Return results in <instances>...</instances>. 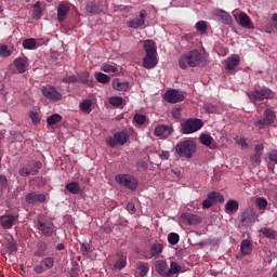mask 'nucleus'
<instances>
[{
    "instance_id": "4468645a",
    "label": "nucleus",
    "mask_w": 277,
    "mask_h": 277,
    "mask_svg": "<svg viewBox=\"0 0 277 277\" xmlns=\"http://www.w3.org/2000/svg\"><path fill=\"white\" fill-rule=\"evenodd\" d=\"M164 101L167 103H172V104L181 103L185 101V95L183 94V92L172 89L164 93Z\"/></svg>"
},
{
    "instance_id": "20e7f679",
    "label": "nucleus",
    "mask_w": 277,
    "mask_h": 277,
    "mask_svg": "<svg viewBox=\"0 0 277 277\" xmlns=\"http://www.w3.org/2000/svg\"><path fill=\"white\" fill-rule=\"evenodd\" d=\"M175 151L180 157L192 159V157H194V153H196V143L192 140L179 142L175 146Z\"/></svg>"
},
{
    "instance_id": "72a5a7b5",
    "label": "nucleus",
    "mask_w": 277,
    "mask_h": 277,
    "mask_svg": "<svg viewBox=\"0 0 277 277\" xmlns=\"http://www.w3.org/2000/svg\"><path fill=\"white\" fill-rule=\"evenodd\" d=\"M181 273V265L175 261H171L170 268L167 271V277H172Z\"/></svg>"
},
{
    "instance_id": "58836bf2",
    "label": "nucleus",
    "mask_w": 277,
    "mask_h": 277,
    "mask_svg": "<svg viewBox=\"0 0 277 277\" xmlns=\"http://www.w3.org/2000/svg\"><path fill=\"white\" fill-rule=\"evenodd\" d=\"M19 176H29V174H32V176H36L38 174V170L28 169L27 167H22L18 170Z\"/></svg>"
},
{
    "instance_id": "473e14b6",
    "label": "nucleus",
    "mask_w": 277,
    "mask_h": 277,
    "mask_svg": "<svg viewBox=\"0 0 277 277\" xmlns=\"http://www.w3.org/2000/svg\"><path fill=\"white\" fill-rule=\"evenodd\" d=\"M239 62H240L239 55L237 54H234L232 57H228L227 65H226L227 70H235Z\"/></svg>"
},
{
    "instance_id": "412c9836",
    "label": "nucleus",
    "mask_w": 277,
    "mask_h": 277,
    "mask_svg": "<svg viewBox=\"0 0 277 277\" xmlns=\"http://www.w3.org/2000/svg\"><path fill=\"white\" fill-rule=\"evenodd\" d=\"M15 221L16 217L12 214L2 215L0 216V226H2V228H4L5 230H9L10 228H12V226H14Z\"/></svg>"
},
{
    "instance_id": "ddd939ff",
    "label": "nucleus",
    "mask_w": 277,
    "mask_h": 277,
    "mask_svg": "<svg viewBox=\"0 0 277 277\" xmlns=\"http://www.w3.org/2000/svg\"><path fill=\"white\" fill-rule=\"evenodd\" d=\"M215 202H224V196L217 192H211L202 202L203 209H211Z\"/></svg>"
},
{
    "instance_id": "2eb2a0df",
    "label": "nucleus",
    "mask_w": 277,
    "mask_h": 277,
    "mask_svg": "<svg viewBox=\"0 0 277 277\" xmlns=\"http://www.w3.org/2000/svg\"><path fill=\"white\" fill-rule=\"evenodd\" d=\"M234 18L240 27H243V29H254V24L252 23V19H250V16L248 14L241 12L240 14H235Z\"/></svg>"
},
{
    "instance_id": "7c9ffc66",
    "label": "nucleus",
    "mask_w": 277,
    "mask_h": 277,
    "mask_svg": "<svg viewBox=\"0 0 277 277\" xmlns=\"http://www.w3.org/2000/svg\"><path fill=\"white\" fill-rule=\"evenodd\" d=\"M240 250L245 256L252 254V242H250L248 239H243L240 245Z\"/></svg>"
},
{
    "instance_id": "f257e3e1",
    "label": "nucleus",
    "mask_w": 277,
    "mask_h": 277,
    "mask_svg": "<svg viewBox=\"0 0 277 277\" xmlns=\"http://www.w3.org/2000/svg\"><path fill=\"white\" fill-rule=\"evenodd\" d=\"M205 64V56L198 52V50L189 51L180 57L179 66L182 70H186L188 66L190 68H196L197 66H202Z\"/></svg>"
},
{
    "instance_id": "4c0bfd02",
    "label": "nucleus",
    "mask_w": 277,
    "mask_h": 277,
    "mask_svg": "<svg viewBox=\"0 0 277 277\" xmlns=\"http://www.w3.org/2000/svg\"><path fill=\"white\" fill-rule=\"evenodd\" d=\"M79 108L84 114H90V111H92V101L91 100H84L83 102L80 103Z\"/></svg>"
},
{
    "instance_id": "9d476101",
    "label": "nucleus",
    "mask_w": 277,
    "mask_h": 277,
    "mask_svg": "<svg viewBox=\"0 0 277 277\" xmlns=\"http://www.w3.org/2000/svg\"><path fill=\"white\" fill-rule=\"evenodd\" d=\"M127 140H129L127 132H122V131L116 132L114 134V137L110 136L106 140V144L110 148H116V146H118V144H120V146H124V144H127Z\"/></svg>"
},
{
    "instance_id": "a211bd4d",
    "label": "nucleus",
    "mask_w": 277,
    "mask_h": 277,
    "mask_svg": "<svg viewBox=\"0 0 277 277\" xmlns=\"http://www.w3.org/2000/svg\"><path fill=\"white\" fill-rule=\"evenodd\" d=\"M174 129L171 126L158 124L155 128L154 134L156 137H168V135H172Z\"/></svg>"
},
{
    "instance_id": "aec40b11",
    "label": "nucleus",
    "mask_w": 277,
    "mask_h": 277,
    "mask_svg": "<svg viewBox=\"0 0 277 277\" xmlns=\"http://www.w3.org/2000/svg\"><path fill=\"white\" fill-rule=\"evenodd\" d=\"M14 66L19 75H23V72H27V68H29V60L25 56L15 58Z\"/></svg>"
},
{
    "instance_id": "7ed1b4c3",
    "label": "nucleus",
    "mask_w": 277,
    "mask_h": 277,
    "mask_svg": "<svg viewBox=\"0 0 277 277\" xmlns=\"http://www.w3.org/2000/svg\"><path fill=\"white\" fill-rule=\"evenodd\" d=\"M247 96L255 107H261L263 105V101H269L274 98V91L267 87H263L262 89H255L251 92L247 93Z\"/></svg>"
},
{
    "instance_id": "864d4df0",
    "label": "nucleus",
    "mask_w": 277,
    "mask_h": 277,
    "mask_svg": "<svg viewBox=\"0 0 277 277\" xmlns=\"http://www.w3.org/2000/svg\"><path fill=\"white\" fill-rule=\"evenodd\" d=\"M6 248L9 252H16L18 250V247L16 245V241H14V238H12V240L8 242Z\"/></svg>"
},
{
    "instance_id": "3c124183",
    "label": "nucleus",
    "mask_w": 277,
    "mask_h": 277,
    "mask_svg": "<svg viewBox=\"0 0 277 277\" xmlns=\"http://www.w3.org/2000/svg\"><path fill=\"white\" fill-rule=\"evenodd\" d=\"M10 55H12V52L9 51L8 45L5 44L0 45V56L10 57Z\"/></svg>"
},
{
    "instance_id": "f704fd0d",
    "label": "nucleus",
    "mask_w": 277,
    "mask_h": 277,
    "mask_svg": "<svg viewBox=\"0 0 277 277\" xmlns=\"http://www.w3.org/2000/svg\"><path fill=\"white\" fill-rule=\"evenodd\" d=\"M199 141L203 146H210L211 150H214L215 145L214 144L211 145V143L213 142V137H211V135L201 134L199 137Z\"/></svg>"
},
{
    "instance_id": "b1692460",
    "label": "nucleus",
    "mask_w": 277,
    "mask_h": 277,
    "mask_svg": "<svg viewBox=\"0 0 277 277\" xmlns=\"http://www.w3.org/2000/svg\"><path fill=\"white\" fill-rule=\"evenodd\" d=\"M149 269H150V267L148 266V263L137 262L135 274H136L137 277H146Z\"/></svg>"
},
{
    "instance_id": "8fccbe9b",
    "label": "nucleus",
    "mask_w": 277,
    "mask_h": 277,
    "mask_svg": "<svg viewBox=\"0 0 277 277\" xmlns=\"http://www.w3.org/2000/svg\"><path fill=\"white\" fill-rule=\"evenodd\" d=\"M196 29H197V31H200V34H207V22L199 21L196 24Z\"/></svg>"
},
{
    "instance_id": "e433bc0d",
    "label": "nucleus",
    "mask_w": 277,
    "mask_h": 277,
    "mask_svg": "<svg viewBox=\"0 0 277 277\" xmlns=\"http://www.w3.org/2000/svg\"><path fill=\"white\" fill-rule=\"evenodd\" d=\"M78 83H83L84 85H88L89 88H92V85H94L92 80H90V72H83L81 76H79Z\"/></svg>"
},
{
    "instance_id": "39448f33",
    "label": "nucleus",
    "mask_w": 277,
    "mask_h": 277,
    "mask_svg": "<svg viewBox=\"0 0 277 277\" xmlns=\"http://www.w3.org/2000/svg\"><path fill=\"white\" fill-rule=\"evenodd\" d=\"M41 94L47 98L48 101H52V103H57L58 101H62L64 95L60 90H57L56 87H53L51 84H45L41 87Z\"/></svg>"
},
{
    "instance_id": "a19ab883",
    "label": "nucleus",
    "mask_w": 277,
    "mask_h": 277,
    "mask_svg": "<svg viewBox=\"0 0 277 277\" xmlns=\"http://www.w3.org/2000/svg\"><path fill=\"white\" fill-rule=\"evenodd\" d=\"M47 122L50 127L53 124H57V122H62V117L60 114H54L47 118Z\"/></svg>"
},
{
    "instance_id": "69168bd1",
    "label": "nucleus",
    "mask_w": 277,
    "mask_h": 277,
    "mask_svg": "<svg viewBox=\"0 0 277 277\" xmlns=\"http://www.w3.org/2000/svg\"><path fill=\"white\" fill-rule=\"evenodd\" d=\"M127 210H128V211H131L132 213H135V203L129 202V203L127 205Z\"/></svg>"
},
{
    "instance_id": "13d9d810",
    "label": "nucleus",
    "mask_w": 277,
    "mask_h": 277,
    "mask_svg": "<svg viewBox=\"0 0 277 277\" xmlns=\"http://www.w3.org/2000/svg\"><path fill=\"white\" fill-rule=\"evenodd\" d=\"M34 272L36 274H44L47 272V269L44 268V266H42L41 264H37L35 267H34Z\"/></svg>"
},
{
    "instance_id": "6e6552de",
    "label": "nucleus",
    "mask_w": 277,
    "mask_h": 277,
    "mask_svg": "<svg viewBox=\"0 0 277 277\" xmlns=\"http://www.w3.org/2000/svg\"><path fill=\"white\" fill-rule=\"evenodd\" d=\"M274 122H276V113L272 110V108H266L264 110V117L254 121V126L260 129H265L269 127V124H274Z\"/></svg>"
},
{
    "instance_id": "a878e982",
    "label": "nucleus",
    "mask_w": 277,
    "mask_h": 277,
    "mask_svg": "<svg viewBox=\"0 0 277 277\" xmlns=\"http://www.w3.org/2000/svg\"><path fill=\"white\" fill-rule=\"evenodd\" d=\"M37 47H40V39L29 38L23 41V48L27 51H34Z\"/></svg>"
},
{
    "instance_id": "9b49d317",
    "label": "nucleus",
    "mask_w": 277,
    "mask_h": 277,
    "mask_svg": "<svg viewBox=\"0 0 277 277\" xmlns=\"http://www.w3.org/2000/svg\"><path fill=\"white\" fill-rule=\"evenodd\" d=\"M163 252V243L155 242L150 246L149 251L144 252V259H159Z\"/></svg>"
},
{
    "instance_id": "4be33fe9",
    "label": "nucleus",
    "mask_w": 277,
    "mask_h": 277,
    "mask_svg": "<svg viewBox=\"0 0 277 277\" xmlns=\"http://www.w3.org/2000/svg\"><path fill=\"white\" fill-rule=\"evenodd\" d=\"M155 271L159 276L168 277V262L163 260H157L155 262Z\"/></svg>"
},
{
    "instance_id": "09e8293b",
    "label": "nucleus",
    "mask_w": 277,
    "mask_h": 277,
    "mask_svg": "<svg viewBox=\"0 0 277 277\" xmlns=\"http://www.w3.org/2000/svg\"><path fill=\"white\" fill-rule=\"evenodd\" d=\"M101 70H103V72H117L118 71V67L109 65V64H104L101 67Z\"/></svg>"
},
{
    "instance_id": "0eeeda50",
    "label": "nucleus",
    "mask_w": 277,
    "mask_h": 277,
    "mask_svg": "<svg viewBox=\"0 0 277 277\" xmlns=\"http://www.w3.org/2000/svg\"><path fill=\"white\" fill-rule=\"evenodd\" d=\"M116 183L121 185V187H126V189H131V192H135L137 189V179L133 177L129 174H118L115 177Z\"/></svg>"
},
{
    "instance_id": "393cba45",
    "label": "nucleus",
    "mask_w": 277,
    "mask_h": 277,
    "mask_svg": "<svg viewBox=\"0 0 277 277\" xmlns=\"http://www.w3.org/2000/svg\"><path fill=\"white\" fill-rule=\"evenodd\" d=\"M103 3L101 2H90L89 4H87V12H89V14H101V12H103Z\"/></svg>"
},
{
    "instance_id": "0e129e2a",
    "label": "nucleus",
    "mask_w": 277,
    "mask_h": 277,
    "mask_svg": "<svg viewBox=\"0 0 277 277\" xmlns=\"http://www.w3.org/2000/svg\"><path fill=\"white\" fill-rule=\"evenodd\" d=\"M34 18H40V16H42V9H36L32 13Z\"/></svg>"
},
{
    "instance_id": "f8f14e48",
    "label": "nucleus",
    "mask_w": 277,
    "mask_h": 277,
    "mask_svg": "<svg viewBox=\"0 0 277 277\" xmlns=\"http://www.w3.org/2000/svg\"><path fill=\"white\" fill-rule=\"evenodd\" d=\"M146 16H148L146 10H141L136 18L127 23L128 27H130V29H142V27H144L146 24Z\"/></svg>"
},
{
    "instance_id": "dca6fc26",
    "label": "nucleus",
    "mask_w": 277,
    "mask_h": 277,
    "mask_svg": "<svg viewBox=\"0 0 277 277\" xmlns=\"http://www.w3.org/2000/svg\"><path fill=\"white\" fill-rule=\"evenodd\" d=\"M256 217H259L256 212H254L252 209H249L241 213L240 222L245 226H250V224H254V222H256Z\"/></svg>"
},
{
    "instance_id": "c03bdc74",
    "label": "nucleus",
    "mask_w": 277,
    "mask_h": 277,
    "mask_svg": "<svg viewBox=\"0 0 277 277\" xmlns=\"http://www.w3.org/2000/svg\"><path fill=\"white\" fill-rule=\"evenodd\" d=\"M180 240V236L176 233H170L168 235V241L171 246H176V243H179Z\"/></svg>"
},
{
    "instance_id": "de8ad7c7",
    "label": "nucleus",
    "mask_w": 277,
    "mask_h": 277,
    "mask_svg": "<svg viewBox=\"0 0 277 277\" xmlns=\"http://www.w3.org/2000/svg\"><path fill=\"white\" fill-rule=\"evenodd\" d=\"M203 109L207 111V114H216L217 113V107L211 103L205 104Z\"/></svg>"
},
{
    "instance_id": "37998d69",
    "label": "nucleus",
    "mask_w": 277,
    "mask_h": 277,
    "mask_svg": "<svg viewBox=\"0 0 277 277\" xmlns=\"http://www.w3.org/2000/svg\"><path fill=\"white\" fill-rule=\"evenodd\" d=\"M41 265H44L45 269H51L55 265V260L53 258H45L41 261Z\"/></svg>"
},
{
    "instance_id": "c9c22d12",
    "label": "nucleus",
    "mask_w": 277,
    "mask_h": 277,
    "mask_svg": "<svg viewBox=\"0 0 277 277\" xmlns=\"http://www.w3.org/2000/svg\"><path fill=\"white\" fill-rule=\"evenodd\" d=\"M65 189H67V192H69V194L77 195V194H79V192H81V186H79V183H77V182H70V183L66 184Z\"/></svg>"
},
{
    "instance_id": "cd10ccee",
    "label": "nucleus",
    "mask_w": 277,
    "mask_h": 277,
    "mask_svg": "<svg viewBox=\"0 0 277 277\" xmlns=\"http://www.w3.org/2000/svg\"><path fill=\"white\" fill-rule=\"evenodd\" d=\"M118 260L116 261L114 268L115 269H124L127 267V256L122 252L117 253Z\"/></svg>"
},
{
    "instance_id": "4d7b16f0",
    "label": "nucleus",
    "mask_w": 277,
    "mask_h": 277,
    "mask_svg": "<svg viewBox=\"0 0 277 277\" xmlns=\"http://www.w3.org/2000/svg\"><path fill=\"white\" fill-rule=\"evenodd\" d=\"M267 157H268L269 161H272L273 163H277V150L276 149L269 151L267 154Z\"/></svg>"
},
{
    "instance_id": "338daca9",
    "label": "nucleus",
    "mask_w": 277,
    "mask_h": 277,
    "mask_svg": "<svg viewBox=\"0 0 277 277\" xmlns=\"http://www.w3.org/2000/svg\"><path fill=\"white\" fill-rule=\"evenodd\" d=\"M81 248L83 252H90V250H92V246H90V243H82Z\"/></svg>"
},
{
    "instance_id": "774afa93",
    "label": "nucleus",
    "mask_w": 277,
    "mask_h": 277,
    "mask_svg": "<svg viewBox=\"0 0 277 277\" xmlns=\"http://www.w3.org/2000/svg\"><path fill=\"white\" fill-rule=\"evenodd\" d=\"M160 159H170V151H161Z\"/></svg>"
},
{
    "instance_id": "bb28decb",
    "label": "nucleus",
    "mask_w": 277,
    "mask_h": 277,
    "mask_svg": "<svg viewBox=\"0 0 277 277\" xmlns=\"http://www.w3.org/2000/svg\"><path fill=\"white\" fill-rule=\"evenodd\" d=\"M36 251L34 252L35 256L44 258L47 256V250H49V245L44 241H40L36 246Z\"/></svg>"
},
{
    "instance_id": "a18cd8bd",
    "label": "nucleus",
    "mask_w": 277,
    "mask_h": 277,
    "mask_svg": "<svg viewBox=\"0 0 277 277\" xmlns=\"http://www.w3.org/2000/svg\"><path fill=\"white\" fill-rule=\"evenodd\" d=\"M255 205L260 210L267 209V199L264 197H259L255 200Z\"/></svg>"
},
{
    "instance_id": "1a4fd4ad",
    "label": "nucleus",
    "mask_w": 277,
    "mask_h": 277,
    "mask_svg": "<svg viewBox=\"0 0 277 277\" xmlns=\"http://www.w3.org/2000/svg\"><path fill=\"white\" fill-rule=\"evenodd\" d=\"M36 227L38 230H41L42 235L45 237H51L53 235V230L55 228V225H53V222L39 217L36 222Z\"/></svg>"
},
{
    "instance_id": "ea45409f",
    "label": "nucleus",
    "mask_w": 277,
    "mask_h": 277,
    "mask_svg": "<svg viewBox=\"0 0 277 277\" xmlns=\"http://www.w3.org/2000/svg\"><path fill=\"white\" fill-rule=\"evenodd\" d=\"M262 235H264V237H267V239H276L277 237V233L276 230L272 229V228H262L261 229Z\"/></svg>"
},
{
    "instance_id": "79ce46f5",
    "label": "nucleus",
    "mask_w": 277,
    "mask_h": 277,
    "mask_svg": "<svg viewBox=\"0 0 277 277\" xmlns=\"http://www.w3.org/2000/svg\"><path fill=\"white\" fill-rule=\"evenodd\" d=\"M95 79L98 83H109L111 81V78L103 72H97Z\"/></svg>"
},
{
    "instance_id": "c85d7f7f",
    "label": "nucleus",
    "mask_w": 277,
    "mask_h": 277,
    "mask_svg": "<svg viewBox=\"0 0 277 277\" xmlns=\"http://www.w3.org/2000/svg\"><path fill=\"white\" fill-rule=\"evenodd\" d=\"M114 90H118V92H127L129 90V82L128 81H120V79H115L113 81Z\"/></svg>"
},
{
    "instance_id": "6ab92c4d",
    "label": "nucleus",
    "mask_w": 277,
    "mask_h": 277,
    "mask_svg": "<svg viewBox=\"0 0 277 277\" xmlns=\"http://www.w3.org/2000/svg\"><path fill=\"white\" fill-rule=\"evenodd\" d=\"M27 205H36L37 202H45L47 196L44 194H38L31 192L25 196Z\"/></svg>"
},
{
    "instance_id": "6e6d98bb",
    "label": "nucleus",
    "mask_w": 277,
    "mask_h": 277,
    "mask_svg": "<svg viewBox=\"0 0 277 277\" xmlns=\"http://www.w3.org/2000/svg\"><path fill=\"white\" fill-rule=\"evenodd\" d=\"M29 118L32 120L34 124H38L40 122V115H38L36 111H30Z\"/></svg>"
},
{
    "instance_id": "e2e57ef3",
    "label": "nucleus",
    "mask_w": 277,
    "mask_h": 277,
    "mask_svg": "<svg viewBox=\"0 0 277 277\" xmlns=\"http://www.w3.org/2000/svg\"><path fill=\"white\" fill-rule=\"evenodd\" d=\"M0 185L2 187H6L8 186V179L5 177V175L0 174Z\"/></svg>"
},
{
    "instance_id": "49530a36",
    "label": "nucleus",
    "mask_w": 277,
    "mask_h": 277,
    "mask_svg": "<svg viewBox=\"0 0 277 277\" xmlns=\"http://www.w3.org/2000/svg\"><path fill=\"white\" fill-rule=\"evenodd\" d=\"M122 97L121 96H113L109 100L110 105H113L114 107H120V105H122Z\"/></svg>"
},
{
    "instance_id": "f03ea898",
    "label": "nucleus",
    "mask_w": 277,
    "mask_h": 277,
    "mask_svg": "<svg viewBox=\"0 0 277 277\" xmlns=\"http://www.w3.org/2000/svg\"><path fill=\"white\" fill-rule=\"evenodd\" d=\"M143 49L146 53L145 57L143 58V66L150 70V68H155L157 66V44L153 40H145L143 41Z\"/></svg>"
},
{
    "instance_id": "bf43d9fd",
    "label": "nucleus",
    "mask_w": 277,
    "mask_h": 277,
    "mask_svg": "<svg viewBox=\"0 0 277 277\" xmlns=\"http://www.w3.org/2000/svg\"><path fill=\"white\" fill-rule=\"evenodd\" d=\"M261 155L262 154H254V155H252L251 156V161L259 166V163H261Z\"/></svg>"
},
{
    "instance_id": "c756f323",
    "label": "nucleus",
    "mask_w": 277,
    "mask_h": 277,
    "mask_svg": "<svg viewBox=\"0 0 277 277\" xmlns=\"http://www.w3.org/2000/svg\"><path fill=\"white\" fill-rule=\"evenodd\" d=\"M216 16H219V18H221V21L224 25H233V17L230 16V14H228V12L219 10L216 12Z\"/></svg>"
},
{
    "instance_id": "603ef678",
    "label": "nucleus",
    "mask_w": 277,
    "mask_h": 277,
    "mask_svg": "<svg viewBox=\"0 0 277 277\" xmlns=\"http://www.w3.org/2000/svg\"><path fill=\"white\" fill-rule=\"evenodd\" d=\"M134 122H136V124H144L146 122V116L142 114H135Z\"/></svg>"
},
{
    "instance_id": "5fc2aeb1",
    "label": "nucleus",
    "mask_w": 277,
    "mask_h": 277,
    "mask_svg": "<svg viewBox=\"0 0 277 277\" xmlns=\"http://www.w3.org/2000/svg\"><path fill=\"white\" fill-rule=\"evenodd\" d=\"M63 83H78V78L75 75L65 76L63 78Z\"/></svg>"
},
{
    "instance_id": "680f3d73",
    "label": "nucleus",
    "mask_w": 277,
    "mask_h": 277,
    "mask_svg": "<svg viewBox=\"0 0 277 277\" xmlns=\"http://www.w3.org/2000/svg\"><path fill=\"white\" fill-rule=\"evenodd\" d=\"M237 144H239V146H241V148H248V142L246 141L245 137H241L237 141Z\"/></svg>"
},
{
    "instance_id": "5701e85b",
    "label": "nucleus",
    "mask_w": 277,
    "mask_h": 277,
    "mask_svg": "<svg viewBox=\"0 0 277 277\" xmlns=\"http://www.w3.org/2000/svg\"><path fill=\"white\" fill-rule=\"evenodd\" d=\"M70 12V6L65 3H61L57 8V18L60 23H64L66 21V16Z\"/></svg>"
},
{
    "instance_id": "2f4dec72",
    "label": "nucleus",
    "mask_w": 277,
    "mask_h": 277,
    "mask_svg": "<svg viewBox=\"0 0 277 277\" xmlns=\"http://www.w3.org/2000/svg\"><path fill=\"white\" fill-rule=\"evenodd\" d=\"M225 211L226 213H235V211H239V202L229 199L225 205Z\"/></svg>"
},
{
    "instance_id": "052dcab7",
    "label": "nucleus",
    "mask_w": 277,
    "mask_h": 277,
    "mask_svg": "<svg viewBox=\"0 0 277 277\" xmlns=\"http://www.w3.org/2000/svg\"><path fill=\"white\" fill-rule=\"evenodd\" d=\"M171 114H172L173 118H181V108H179V107L173 108Z\"/></svg>"
},
{
    "instance_id": "f3484780",
    "label": "nucleus",
    "mask_w": 277,
    "mask_h": 277,
    "mask_svg": "<svg viewBox=\"0 0 277 277\" xmlns=\"http://www.w3.org/2000/svg\"><path fill=\"white\" fill-rule=\"evenodd\" d=\"M181 222H183L187 226H196L197 224H200V222H202V217L193 213L185 212L181 215Z\"/></svg>"
},
{
    "instance_id": "423d86ee",
    "label": "nucleus",
    "mask_w": 277,
    "mask_h": 277,
    "mask_svg": "<svg viewBox=\"0 0 277 277\" xmlns=\"http://www.w3.org/2000/svg\"><path fill=\"white\" fill-rule=\"evenodd\" d=\"M182 133L184 135H189L192 133H196V131H200L205 123L198 118H189L184 123L181 124Z\"/></svg>"
}]
</instances>
